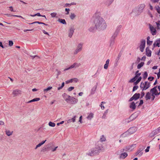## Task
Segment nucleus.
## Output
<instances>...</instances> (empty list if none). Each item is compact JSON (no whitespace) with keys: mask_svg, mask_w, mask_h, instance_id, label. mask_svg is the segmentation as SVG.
Masks as SVG:
<instances>
[{"mask_svg":"<svg viewBox=\"0 0 160 160\" xmlns=\"http://www.w3.org/2000/svg\"><path fill=\"white\" fill-rule=\"evenodd\" d=\"M93 22L95 27H90L89 30L90 32L94 31L96 29L99 30H103L107 28V25L106 21L101 17L95 18Z\"/></svg>","mask_w":160,"mask_h":160,"instance_id":"1","label":"nucleus"},{"mask_svg":"<svg viewBox=\"0 0 160 160\" xmlns=\"http://www.w3.org/2000/svg\"><path fill=\"white\" fill-rule=\"evenodd\" d=\"M144 3H142L133 9L132 13L135 16L139 15L143 12L145 8Z\"/></svg>","mask_w":160,"mask_h":160,"instance_id":"2","label":"nucleus"},{"mask_svg":"<svg viewBox=\"0 0 160 160\" xmlns=\"http://www.w3.org/2000/svg\"><path fill=\"white\" fill-rule=\"evenodd\" d=\"M151 86V82L148 81L144 82H142L141 83L140 88L142 90H146L148 89Z\"/></svg>","mask_w":160,"mask_h":160,"instance_id":"3","label":"nucleus"},{"mask_svg":"<svg viewBox=\"0 0 160 160\" xmlns=\"http://www.w3.org/2000/svg\"><path fill=\"white\" fill-rule=\"evenodd\" d=\"M150 91L155 96L159 95L160 94V86L155 87L151 89Z\"/></svg>","mask_w":160,"mask_h":160,"instance_id":"4","label":"nucleus"},{"mask_svg":"<svg viewBox=\"0 0 160 160\" xmlns=\"http://www.w3.org/2000/svg\"><path fill=\"white\" fill-rule=\"evenodd\" d=\"M155 98V97L152 93L151 92L150 90V92H147L146 93L145 96V98L146 100L151 99L152 100H154Z\"/></svg>","mask_w":160,"mask_h":160,"instance_id":"5","label":"nucleus"},{"mask_svg":"<svg viewBox=\"0 0 160 160\" xmlns=\"http://www.w3.org/2000/svg\"><path fill=\"white\" fill-rule=\"evenodd\" d=\"M146 44V41L145 40H142L141 41L140 44L139 46L140 51L142 52L144 50Z\"/></svg>","mask_w":160,"mask_h":160,"instance_id":"6","label":"nucleus"},{"mask_svg":"<svg viewBox=\"0 0 160 160\" xmlns=\"http://www.w3.org/2000/svg\"><path fill=\"white\" fill-rule=\"evenodd\" d=\"M98 150V149L96 147L94 148H92L91 151L88 153V154L90 156H92L96 154H98L99 153Z\"/></svg>","mask_w":160,"mask_h":160,"instance_id":"7","label":"nucleus"},{"mask_svg":"<svg viewBox=\"0 0 160 160\" xmlns=\"http://www.w3.org/2000/svg\"><path fill=\"white\" fill-rule=\"evenodd\" d=\"M80 65V64L79 63H74L68 68L65 69V70H67L72 68H76L79 67Z\"/></svg>","mask_w":160,"mask_h":160,"instance_id":"8","label":"nucleus"},{"mask_svg":"<svg viewBox=\"0 0 160 160\" xmlns=\"http://www.w3.org/2000/svg\"><path fill=\"white\" fill-rule=\"evenodd\" d=\"M140 96V94L139 93H135L130 98L129 101L131 102L133 100H136L139 98Z\"/></svg>","mask_w":160,"mask_h":160,"instance_id":"9","label":"nucleus"},{"mask_svg":"<svg viewBox=\"0 0 160 160\" xmlns=\"http://www.w3.org/2000/svg\"><path fill=\"white\" fill-rule=\"evenodd\" d=\"M21 91L18 89L14 90L12 92V94L14 97L17 96L21 94Z\"/></svg>","mask_w":160,"mask_h":160,"instance_id":"10","label":"nucleus"},{"mask_svg":"<svg viewBox=\"0 0 160 160\" xmlns=\"http://www.w3.org/2000/svg\"><path fill=\"white\" fill-rule=\"evenodd\" d=\"M94 113L92 112H90L88 113L86 118L88 120H91L94 118Z\"/></svg>","mask_w":160,"mask_h":160,"instance_id":"11","label":"nucleus"},{"mask_svg":"<svg viewBox=\"0 0 160 160\" xmlns=\"http://www.w3.org/2000/svg\"><path fill=\"white\" fill-rule=\"evenodd\" d=\"M137 128L136 127H133L130 128L128 131L129 134H131L135 132L137 130Z\"/></svg>","mask_w":160,"mask_h":160,"instance_id":"12","label":"nucleus"},{"mask_svg":"<svg viewBox=\"0 0 160 160\" xmlns=\"http://www.w3.org/2000/svg\"><path fill=\"white\" fill-rule=\"evenodd\" d=\"M128 156V154L126 152L122 153L120 154L119 158L120 159H125Z\"/></svg>","mask_w":160,"mask_h":160,"instance_id":"13","label":"nucleus"},{"mask_svg":"<svg viewBox=\"0 0 160 160\" xmlns=\"http://www.w3.org/2000/svg\"><path fill=\"white\" fill-rule=\"evenodd\" d=\"M74 29L73 28H72L69 29L68 32V36L69 37L71 38L72 37L74 32Z\"/></svg>","mask_w":160,"mask_h":160,"instance_id":"14","label":"nucleus"},{"mask_svg":"<svg viewBox=\"0 0 160 160\" xmlns=\"http://www.w3.org/2000/svg\"><path fill=\"white\" fill-rule=\"evenodd\" d=\"M136 147V145H132L127 147L126 148V150L130 152L132 151Z\"/></svg>","mask_w":160,"mask_h":160,"instance_id":"15","label":"nucleus"},{"mask_svg":"<svg viewBox=\"0 0 160 160\" xmlns=\"http://www.w3.org/2000/svg\"><path fill=\"white\" fill-rule=\"evenodd\" d=\"M149 28H150V31H151L152 34L153 35H156V30L155 28H154L153 26H152L151 25L149 26Z\"/></svg>","mask_w":160,"mask_h":160,"instance_id":"16","label":"nucleus"},{"mask_svg":"<svg viewBox=\"0 0 160 160\" xmlns=\"http://www.w3.org/2000/svg\"><path fill=\"white\" fill-rule=\"evenodd\" d=\"M76 116H74L73 117L69 119L67 121V123H70L71 122H74L76 121Z\"/></svg>","mask_w":160,"mask_h":160,"instance_id":"17","label":"nucleus"},{"mask_svg":"<svg viewBox=\"0 0 160 160\" xmlns=\"http://www.w3.org/2000/svg\"><path fill=\"white\" fill-rule=\"evenodd\" d=\"M146 55L148 57H151V51L149 49L148 47H147L146 49Z\"/></svg>","mask_w":160,"mask_h":160,"instance_id":"18","label":"nucleus"},{"mask_svg":"<svg viewBox=\"0 0 160 160\" xmlns=\"http://www.w3.org/2000/svg\"><path fill=\"white\" fill-rule=\"evenodd\" d=\"M63 96L64 97V98L66 102H68V101H69L71 97L68 95H67L65 94H64L63 95Z\"/></svg>","mask_w":160,"mask_h":160,"instance_id":"19","label":"nucleus"},{"mask_svg":"<svg viewBox=\"0 0 160 160\" xmlns=\"http://www.w3.org/2000/svg\"><path fill=\"white\" fill-rule=\"evenodd\" d=\"M160 44V39H159L153 43V45L154 47L158 46L159 47Z\"/></svg>","mask_w":160,"mask_h":160,"instance_id":"20","label":"nucleus"},{"mask_svg":"<svg viewBox=\"0 0 160 160\" xmlns=\"http://www.w3.org/2000/svg\"><path fill=\"white\" fill-rule=\"evenodd\" d=\"M83 44L80 43L78 44L77 46V49L79 50L80 51H81L82 49Z\"/></svg>","mask_w":160,"mask_h":160,"instance_id":"21","label":"nucleus"},{"mask_svg":"<svg viewBox=\"0 0 160 160\" xmlns=\"http://www.w3.org/2000/svg\"><path fill=\"white\" fill-rule=\"evenodd\" d=\"M109 63V59H107L106 62V63L104 65V68L105 69H107L108 68V67Z\"/></svg>","mask_w":160,"mask_h":160,"instance_id":"22","label":"nucleus"},{"mask_svg":"<svg viewBox=\"0 0 160 160\" xmlns=\"http://www.w3.org/2000/svg\"><path fill=\"white\" fill-rule=\"evenodd\" d=\"M116 37V36H113L111 37V40H110V46L113 45L114 42V40Z\"/></svg>","mask_w":160,"mask_h":160,"instance_id":"23","label":"nucleus"},{"mask_svg":"<svg viewBox=\"0 0 160 160\" xmlns=\"http://www.w3.org/2000/svg\"><path fill=\"white\" fill-rule=\"evenodd\" d=\"M136 105L134 102H132L131 103L130 106V108L133 110L135 109L136 108Z\"/></svg>","mask_w":160,"mask_h":160,"instance_id":"24","label":"nucleus"},{"mask_svg":"<svg viewBox=\"0 0 160 160\" xmlns=\"http://www.w3.org/2000/svg\"><path fill=\"white\" fill-rule=\"evenodd\" d=\"M5 132H6V135L7 136H9L12 135V133H13V131H11L9 130H7Z\"/></svg>","mask_w":160,"mask_h":160,"instance_id":"25","label":"nucleus"},{"mask_svg":"<svg viewBox=\"0 0 160 160\" xmlns=\"http://www.w3.org/2000/svg\"><path fill=\"white\" fill-rule=\"evenodd\" d=\"M58 21L59 22L62 23L63 24H66V22L64 19H58Z\"/></svg>","mask_w":160,"mask_h":160,"instance_id":"26","label":"nucleus"},{"mask_svg":"<svg viewBox=\"0 0 160 160\" xmlns=\"http://www.w3.org/2000/svg\"><path fill=\"white\" fill-rule=\"evenodd\" d=\"M129 134L128 131H127L126 132H125L123 133V134H122L121 135V137L122 138H124L127 137Z\"/></svg>","mask_w":160,"mask_h":160,"instance_id":"27","label":"nucleus"},{"mask_svg":"<svg viewBox=\"0 0 160 160\" xmlns=\"http://www.w3.org/2000/svg\"><path fill=\"white\" fill-rule=\"evenodd\" d=\"M142 152L141 150H138L137 152H136V154L137 155H138L139 157H140L142 154Z\"/></svg>","mask_w":160,"mask_h":160,"instance_id":"28","label":"nucleus"},{"mask_svg":"<svg viewBox=\"0 0 160 160\" xmlns=\"http://www.w3.org/2000/svg\"><path fill=\"white\" fill-rule=\"evenodd\" d=\"M40 100V99L39 98H34L32 99V100H30V101H28V103H30V102H33L38 101H39Z\"/></svg>","mask_w":160,"mask_h":160,"instance_id":"29","label":"nucleus"},{"mask_svg":"<svg viewBox=\"0 0 160 160\" xmlns=\"http://www.w3.org/2000/svg\"><path fill=\"white\" fill-rule=\"evenodd\" d=\"M5 15H6L7 17H11V16H14V17L21 18L23 19H24V18L21 16H18V15H10V14H5Z\"/></svg>","mask_w":160,"mask_h":160,"instance_id":"30","label":"nucleus"},{"mask_svg":"<svg viewBox=\"0 0 160 160\" xmlns=\"http://www.w3.org/2000/svg\"><path fill=\"white\" fill-rule=\"evenodd\" d=\"M141 79L142 77H139L137 81L134 82V84L135 85H137L141 81Z\"/></svg>","mask_w":160,"mask_h":160,"instance_id":"31","label":"nucleus"},{"mask_svg":"<svg viewBox=\"0 0 160 160\" xmlns=\"http://www.w3.org/2000/svg\"><path fill=\"white\" fill-rule=\"evenodd\" d=\"M52 87L51 86H49L48 88H46L44 89H43V91L45 92H47L48 91L52 89Z\"/></svg>","mask_w":160,"mask_h":160,"instance_id":"32","label":"nucleus"},{"mask_svg":"<svg viewBox=\"0 0 160 160\" xmlns=\"http://www.w3.org/2000/svg\"><path fill=\"white\" fill-rule=\"evenodd\" d=\"M96 148L98 149L99 153V152L102 150H103V148L102 145H101L100 146L96 147Z\"/></svg>","mask_w":160,"mask_h":160,"instance_id":"33","label":"nucleus"},{"mask_svg":"<svg viewBox=\"0 0 160 160\" xmlns=\"http://www.w3.org/2000/svg\"><path fill=\"white\" fill-rule=\"evenodd\" d=\"M76 17V15L74 13H71L70 16V17L71 19L73 20Z\"/></svg>","mask_w":160,"mask_h":160,"instance_id":"34","label":"nucleus"},{"mask_svg":"<svg viewBox=\"0 0 160 160\" xmlns=\"http://www.w3.org/2000/svg\"><path fill=\"white\" fill-rule=\"evenodd\" d=\"M144 64V62H141L137 66V68L138 69L142 67L143 66Z\"/></svg>","mask_w":160,"mask_h":160,"instance_id":"35","label":"nucleus"},{"mask_svg":"<svg viewBox=\"0 0 160 160\" xmlns=\"http://www.w3.org/2000/svg\"><path fill=\"white\" fill-rule=\"evenodd\" d=\"M35 23H38L39 24H42L46 26L48 25L47 24H46L43 22H33L31 23H30L29 24H33Z\"/></svg>","mask_w":160,"mask_h":160,"instance_id":"36","label":"nucleus"},{"mask_svg":"<svg viewBox=\"0 0 160 160\" xmlns=\"http://www.w3.org/2000/svg\"><path fill=\"white\" fill-rule=\"evenodd\" d=\"M48 125L49 126L54 127L55 126V123L52 122H50L48 123Z\"/></svg>","mask_w":160,"mask_h":160,"instance_id":"37","label":"nucleus"},{"mask_svg":"<svg viewBox=\"0 0 160 160\" xmlns=\"http://www.w3.org/2000/svg\"><path fill=\"white\" fill-rule=\"evenodd\" d=\"M100 140L102 142H104L106 140V138L104 135H102L100 138Z\"/></svg>","mask_w":160,"mask_h":160,"instance_id":"38","label":"nucleus"},{"mask_svg":"<svg viewBox=\"0 0 160 160\" xmlns=\"http://www.w3.org/2000/svg\"><path fill=\"white\" fill-rule=\"evenodd\" d=\"M137 78L135 77V76L133 77V78H132L131 79H130L129 81V82H134L135 80H136V79H137Z\"/></svg>","mask_w":160,"mask_h":160,"instance_id":"39","label":"nucleus"},{"mask_svg":"<svg viewBox=\"0 0 160 160\" xmlns=\"http://www.w3.org/2000/svg\"><path fill=\"white\" fill-rule=\"evenodd\" d=\"M50 15H51L52 18H54V17H56V16L57 15V13L56 12H53L51 13L50 14Z\"/></svg>","mask_w":160,"mask_h":160,"instance_id":"40","label":"nucleus"},{"mask_svg":"<svg viewBox=\"0 0 160 160\" xmlns=\"http://www.w3.org/2000/svg\"><path fill=\"white\" fill-rule=\"evenodd\" d=\"M76 5V3L74 2H72L71 3H67L66 4V6H68L70 7L71 5Z\"/></svg>","mask_w":160,"mask_h":160,"instance_id":"41","label":"nucleus"},{"mask_svg":"<svg viewBox=\"0 0 160 160\" xmlns=\"http://www.w3.org/2000/svg\"><path fill=\"white\" fill-rule=\"evenodd\" d=\"M148 73L146 72H144L143 74V78L144 79H146L148 76Z\"/></svg>","mask_w":160,"mask_h":160,"instance_id":"42","label":"nucleus"},{"mask_svg":"<svg viewBox=\"0 0 160 160\" xmlns=\"http://www.w3.org/2000/svg\"><path fill=\"white\" fill-rule=\"evenodd\" d=\"M58 148V146L55 147L54 148H52L51 147V148L50 149V150H51V151L52 152H53L55 151L56 150L57 148Z\"/></svg>","mask_w":160,"mask_h":160,"instance_id":"43","label":"nucleus"},{"mask_svg":"<svg viewBox=\"0 0 160 160\" xmlns=\"http://www.w3.org/2000/svg\"><path fill=\"white\" fill-rule=\"evenodd\" d=\"M141 74V73L139 72L138 71H137L136 72V75L135 77L137 78Z\"/></svg>","mask_w":160,"mask_h":160,"instance_id":"44","label":"nucleus"},{"mask_svg":"<svg viewBox=\"0 0 160 160\" xmlns=\"http://www.w3.org/2000/svg\"><path fill=\"white\" fill-rule=\"evenodd\" d=\"M103 103H105V102H101V104L100 105V106L101 107V109L102 110L104 109L105 108L104 106L103 105Z\"/></svg>","mask_w":160,"mask_h":160,"instance_id":"45","label":"nucleus"},{"mask_svg":"<svg viewBox=\"0 0 160 160\" xmlns=\"http://www.w3.org/2000/svg\"><path fill=\"white\" fill-rule=\"evenodd\" d=\"M72 100L73 102V104H75L77 103L78 102V100L75 98H72Z\"/></svg>","mask_w":160,"mask_h":160,"instance_id":"46","label":"nucleus"},{"mask_svg":"<svg viewBox=\"0 0 160 160\" xmlns=\"http://www.w3.org/2000/svg\"><path fill=\"white\" fill-rule=\"evenodd\" d=\"M42 145V144L40 142L36 146L35 148V149H37L38 148L40 147Z\"/></svg>","mask_w":160,"mask_h":160,"instance_id":"47","label":"nucleus"},{"mask_svg":"<svg viewBox=\"0 0 160 160\" xmlns=\"http://www.w3.org/2000/svg\"><path fill=\"white\" fill-rule=\"evenodd\" d=\"M138 88V86H134L133 88L132 91L134 92L135 90H137Z\"/></svg>","mask_w":160,"mask_h":160,"instance_id":"48","label":"nucleus"},{"mask_svg":"<svg viewBox=\"0 0 160 160\" xmlns=\"http://www.w3.org/2000/svg\"><path fill=\"white\" fill-rule=\"evenodd\" d=\"M13 44V42L12 41H9V45L10 47L12 46Z\"/></svg>","mask_w":160,"mask_h":160,"instance_id":"49","label":"nucleus"},{"mask_svg":"<svg viewBox=\"0 0 160 160\" xmlns=\"http://www.w3.org/2000/svg\"><path fill=\"white\" fill-rule=\"evenodd\" d=\"M72 82V78L70 80H68L65 82L66 84H68Z\"/></svg>","mask_w":160,"mask_h":160,"instance_id":"50","label":"nucleus"},{"mask_svg":"<svg viewBox=\"0 0 160 160\" xmlns=\"http://www.w3.org/2000/svg\"><path fill=\"white\" fill-rule=\"evenodd\" d=\"M152 41H150V40L147 41V44L149 46L151 45L152 44Z\"/></svg>","mask_w":160,"mask_h":160,"instance_id":"51","label":"nucleus"},{"mask_svg":"<svg viewBox=\"0 0 160 160\" xmlns=\"http://www.w3.org/2000/svg\"><path fill=\"white\" fill-rule=\"evenodd\" d=\"M78 81V79L76 78H72V82H76Z\"/></svg>","mask_w":160,"mask_h":160,"instance_id":"52","label":"nucleus"},{"mask_svg":"<svg viewBox=\"0 0 160 160\" xmlns=\"http://www.w3.org/2000/svg\"><path fill=\"white\" fill-rule=\"evenodd\" d=\"M79 50L78 49H76L73 52V53L74 54H77L79 52H80Z\"/></svg>","mask_w":160,"mask_h":160,"instance_id":"53","label":"nucleus"},{"mask_svg":"<svg viewBox=\"0 0 160 160\" xmlns=\"http://www.w3.org/2000/svg\"><path fill=\"white\" fill-rule=\"evenodd\" d=\"M74 88V87H71L68 88V90L69 91H71L72 90H73Z\"/></svg>","mask_w":160,"mask_h":160,"instance_id":"54","label":"nucleus"},{"mask_svg":"<svg viewBox=\"0 0 160 160\" xmlns=\"http://www.w3.org/2000/svg\"><path fill=\"white\" fill-rule=\"evenodd\" d=\"M82 116H81L79 117V122L81 123H82Z\"/></svg>","mask_w":160,"mask_h":160,"instance_id":"55","label":"nucleus"},{"mask_svg":"<svg viewBox=\"0 0 160 160\" xmlns=\"http://www.w3.org/2000/svg\"><path fill=\"white\" fill-rule=\"evenodd\" d=\"M154 78L153 77H150L148 78V79L150 81H152L153 79Z\"/></svg>","mask_w":160,"mask_h":160,"instance_id":"56","label":"nucleus"},{"mask_svg":"<svg viewBox=\"0 0 160 160\" xmlns=\"http://www.w3.org/2000/svg\"><path fill=\"white\" fill-rule=\"evenodd\" d=\"M150 148V147L148 146L147 148L145 150V152H147L149 151V150Z\"/></svg>","mask_w":160,"mask_h":160,"instance_id":"57","label":"nucleus"},{"mask_svg":"<svg viewBox=\"0 0 160 160\" xmlns=\"http://www.w3.org/2000/svg\"><path fill=\"white\" fill-rule=\"evenodd\" d=\"M65 10L66 12H67V13H66V14H68L69 13V11H70V9L69 8H66Z\"/></svg>","mask_w":160,"mask_h":160,"instance_id":"58","label":"nucleus"},{"mask_svg":"<svg viewBox=\"0 0 160 160\" xmlns=\"http://www.w3.org/2000/svg\"><path fill=\"white\" fill-rule=\"evenodd\" d=\"M42 31L44 34L47 35L48 36H49L48 33L47 32H46L45 30H42Z\"/></svg>","mask_w":160,"mask_h":160,"instance_id":"59","label":"nucleus"},{"mask_svg":"<svg viewBox=\"0 0 160 160\" xmlns=\"http://www.w3.org/2000/svg\"><path fill=\"white\" fill-rule=\"evenodd\" d=\"M156 24L157 25V28L158 29H160V24L157 22H156Z\"/></svg>","mask_w":160,"mask_h":160,"instance_id":"60","label":"nucleus"},{"mask_svg":"<svg viewBox=\"0 0 160 160\" xmlns=\"http://www.w3.org/2000/svg\"><path fill=\"white\" fill-rule=\"evenodd\" d=\"M158 78V79L160 77V68L159 69V71L157 74Z\"/></svg>","mask_w":160,"mask_h":160,"instance_id":"61","label":"nucleus"},{"mask_svg":"<svg viewBox=\"0 0 160 160\" xmlns=\"http://www.w3.org/2000/svg\"><path fill=\"white\" fill-rule=\"evenodd\" d=\"M145 95V93L144 92H142L141 93V98L143 97Z\"/></svg>","mask_w":160,"mask_h":160,"instance_id":"62","label":"nucleus"},{"mask_svg":"<svg viewBox=\"0 0 160 160\" xmlns=\"http://www.w3.org/2000/svg\"><path fill=\"white\" fill-rule=\"evenodd\" d=\"M143 101L142 100H141L140 101V103H139V105H142L143 103Z\"/></svg>","mask_w":160,"mask_h":160,"instance_id":"63","label":"nucleus"},{"mask_svg":"<svg viewBox=\"0 0 160 160\" xmlns=\"http://www.w3.org/2000/svg\"><path fill=\"white\" fill-rule=\"evenodd\" d=\"M148 15L151 18H152L153 16L151 12H148Z\"/></svg>","mask_w":160,"mask_h":160,"instance_id":"64","label":"nucleus"}]
</instances>
